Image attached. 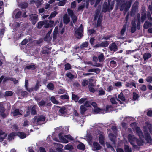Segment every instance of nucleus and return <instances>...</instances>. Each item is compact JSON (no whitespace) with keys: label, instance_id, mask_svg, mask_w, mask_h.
<instances>
[{"label":"nucleus","instance_id":"obj_35","mask_svg":"<svg viewBox=\"0 0 152 152\" xmlns=\"http://www.w3.org/2000/svg\"><path fill=\"white\" fill-rule=\"evenodd\" d=\"M46 23V21H45V20L39 21L38 23L37 28H41L42 27L43 25Z\"/></svg>","mask_w":152,"mask_h":152},{"label":"nucleus","instance_id":"obj_56","mask_svg":"<svg viewBox=\"0 0 152 152\" xmlns=\"http://www.w3.org/2000/svg\"><path fill=\"white\" fill-rule=\"evenodd\" d=\"M66 76L71 79H73L74 77V75L71 72H68L66 74Z\"/></svg>","mask_w":152,"mask_h":152},{"label":"nucleus","instance_id":"obj_40","mask_svg":"<svg viewBox=\"0 0 152 152\" xmlns=\"http://www.w3.org/2000/svg\"><path fill=\"white\" fill-rule=\"evenodd\" d=\"M124 149L125 152H132L131 148L127 145H124Z\"/></svg>","mask_w":152,"mask_h":152},{"label":"nucleus","instance_id":"obj_38","mask_svg":"<svg viewBox=\"0 0 152 152\" xmlns=\"http://www.w3.org/2000/svg\"><path fill=\"white\" fill-rule=\"evenodd\" d=\"M89 72H94L96 73H99L100 72V69L98 68H93L89 69L88 70Z\"/></svg>","mask_w":152,"mask_h":152},{"label":"nucleus","instance_id":"obj_14","mask_svg":"<svg viewBox=\"0 0 152 152\" xmlns=\"http://www.w3.org/2000/svg\"><path fill=\"white\" fill-rule=\"evenodd\" d=\"M84 102V104H91L87 98H81L78 101V103L80 104H82Z\"/></svg>","mask_w":152,"mask_h":152},{"label":"nucleus","instance_id":"obj_1","mask_svg":"<svg viewBox=\"0 0 152 152\" xmlns=\"http://www.w3.org/2000/svg\"><path fill=\"white\" fill-rule=\"evenodd\" d=\"M57 107L59 109L58 110V113L60 115L65 116L71 113V108L70 106L67 107L66 105H65L62 107L57 106Z\"/></svg>","mask_w":152,"mask_h":152},{"label":"nucleus","instance_id":"obj_32","mask_svg":"<svg viewBox=\"0 0 152 152\" xmlns=\"http://www.w3.org/2000/svg\"><path fill=\"white\" fill-rule=\"evenodd\" d=\"M136 142L137 145L139 146L143 145L144 142V141L142 139V138L140 139L137 138Z\"/></svg>","mask_w":152,"mask_h":152},{"label":"nucleus","instance_id":"obj_20","mask_svg":"<svg viewBox=\"0 0 152 152\" xmlns=\"http://www.w3.org/2000/svg\"><path fill=\"white\" fill-rule=\"evenodd\" d=\"M16 136H17V133L15 132H13L8 136L7 138L10 141H11L13 140Z\"/></svg>","mask_w":152,"mask_h":152},{"label":"nucleus","instance_id":"obj_33","mask_svg":"<svg viewBox=\"0 0 152 152\" xmlns=\"http://www.w3.org/2000/svg\"><path fill=\"white\" fill-rule=\"evenodd\" d=\"M109 137L110 141L115 143V136L112 133H110L109 134Z\"/></svg>","mask_w":152,"mask_h":152},{"label":"nucleus","instance_id":"obj_23","mask_svg":"<svg viewBox=\"0 0 152 152\" xmlns=\"http://www.w3.org/2000/svg\"><path fill=\"white\" fill-rule=\"evenodd\" d=\"M70 21V18L66 14L63 18V22L64 24L66 25Z\"/></svg>","mask_w":152,"mask_h":152},{"label":"nucleus","instance_id":"obj_45","mask_svg":"<svg viewBox=\"0 0 152 152\" xmlns=\"http://www.w3.org/2000/svg\"><path fill=\"white\" fill-rule=\"evenodd\" d=\"M89 43L88 42H86L83 43L80 45V48L82 49L85 48H87L88 45Z\"/></svg>","mask_w":152,"mask_h":152},{"label":"nucleus","instance_id":"obj_36","mask_svg":"<svg viewBox=\"0 0 152 152\" xmlns=\"http://www.w3.org/2000/svg\"><path fill=\"white\" fill-rule=\"evenodd\" d=\"M31 2H33L35 3L36 5L37 6H39L42 4V2H43L42 0H37V1H34L32 0L30 1Z\"/></svg>","mask_w":152,"mask_h":152},{"label":"nucleus","instance_id":"obj_21","mask_svg":"<svg viewBox=\"0 0 152 152\" xmlns=\"http://www.w3.org/2000/svg\"><path fill=\"white\" fill-rule=\"evenodd\" d=\"M104 140L105 138L104 136L102 134H100L99 136V143L102 145H104Z\"/></svg>","mask_w":152,"mask_h":152},{"label":"nucleus","instance_id":"obj_22","mask_svg":"<svg viewBox=\"0 0 152 152\" xmlns=\"http://www.w3.org/2000/svg\"><path fill=\"white\" fill-rule=\"evenodd\" d=\"M63 134V133L62 132H61L58 134V137L63 142L66 143H67L69 142V141L67 140L66 139L62 136V135Z\"/></svg>","mask_w":152,"mask_h":152},{"label":"nucleus","instance_id":"obj_27","mask_svg":"<svg viewBox=\"0 0 152 152\" xmlns=\"http://www.w3.org/2000/svg\"><path fill=\"white\" fill-rule=\"evenodd\" d=\"M102 14H100L98 17L96 24V27H99L101 25V23L102 22Z\"/></svg>","mask_w":152,"mask_h":152},{"label":"nucleus","instance_id":"obj_50","mask_svg":"<svg viewBox=\"0 0 152 152\" xmlns=\"http://www.w3.org/2000/svg\"><path fill=\"white\" fill-rule=\"evenodd\" d=\"M64 66V69L65 70H70L71 68V65L69 63H66L65 64Z\"/></svg>","mask_w":152,"mask_h":152},{"label":"nucleus","instance_id":"obj_28","mask_svg":"<svg viewBox=\"0 0 152 152\" xmlns=\"http://www.w3.org/2000/svg\"><path fill=\"white\" fill-rule=\"evenodd\" d=\"M17 136L21 139H24L26 137V134L23 132H18L17 133Z\"/></svg>","mask_w":152,"mask_h":152},{"label":"nucleus","instance_id":"obj_41","mask_svg":"<svg viewBox=\"0 0 152 152\" xmlns=\"http://www.w3.org/2000/svg\"><path fill=\"white\" fill-rule=\"evenodd\" d=\"M50 100L54 104H57L59 103L58 101L56 100L54 96H51Z\"/></svg>","mask_w":152,"mask_h":152},{"label":"nucleus","instance_id":"obj_18","mask_svg":"<svg viewBox=\"0 0 152 152\" xmlns=\"http://www.w3.org/2000/svg\"><path fill=\"white\" fill-rule=\"evenodd\" d=\"M7 134L5 133L4 132L0 129V142H1L3 141L7 136Z\"/></svg>","mask_w":152,"mask_h":152},{"label":"nucleus","instance_id":"obj_9","mask_svg":"<svg viewBox=\"0 0 152 152\" xmlns=\"http://www.w3.org/2000/svg\"><path fill=\"white\" fill-rule=\"evenodd\" d=\"M110 4L109 3L106 2H104L103 6L102 12L104 13H105L107 11H110Z\"/></svg>","mask_w":152,"mask_h":152},{"label":"nucleus","instance_id":"obj_3","mask_svg":"<svg viewBox=\"0 0 152 152\" xmlns=\"http://www.w3.org/2000/svg\"><path fill=\"white\" fill-rule=\"evenodd\" d=\"M94 108L92 109L91 113L94 114L105 113V109L101 108L97 106V105H92Z\"/></svg>","mask_w":152,"mask_h":152},{"label":"nucleus","instance_id":"obj_17","mask_svg":"<svg viewBox=\"0 0 152 152\" xmlns=\"http://www.w3.org/2000/svg\"><path fill=\"white\" fill-rule=\"evenodd\" d=\"M37 68V66L35 64H34L33 63H31L30 65L26 66L25 68V69L33 70L36 69Z\"/></svg>","mask_w":152,"mask_h":152},{"label":"nucleus","instance_id":"obj_5","mask_svg":"<svg viewBox=\"0 0 152 152\" xmlns=\"http://www.w3.org/2000/svg\"><path fill=\"white\" fill-rule=\"evenodd\" d=\"M29 20L32 24L34 25L38 20V16L36 14H31L29 15Z\"/></svg>","mask_w":152,"mask_h":152},{"label":"nucleus","instance_id":"obj_61","mask_svg":"<svg viewBox=\"0 0 152 152\" xmlns=\"http://www.w3.org/2000/svg\"><path fill=\"white\" fill-rule=\"evenodd\" d=\"M66 3V0H63L58 2V5L59 6H64Z\"/></svg>","mask_w":152,"mask_h":152},{"label":"nucleus","instance_id":"obj_25","mask_svg":"<svg viewBox=\"0 0 152 152\" xmlns=\"http://www.w3.org/2000/svg\"><path fill=\"white\" fill-rule=\"evenodd\" d=\"M138 2L137 1H135L132 7L131 10L137 12L138 8Z\"/></svg>","mask_w":152,"mask_h":152},{"label":"nucleus","instance_id":"obj_10","mask_svg":"<svg viewBox=\"0 0 152 152\" xmlns=\"http://www.w3.org/2000/svg\"><path fill=\"white\" fill-rule=\"evenodd\" d=\"M91 107V105H81L80 107V112L81 114L84 115L85 112L87 110L86 107Z\"/></svg>","mask_w":152,"mask_h":152},{"label":"nucleus","instance_id":"obj_13","mask_svg":"<svg viewBox=\"0 0 152 152\" xmlns=\"http://www.w3.org/2000/svg\"><path fill=\"white\" fill-rule=\"evenodd\" d=\"M135 131L137 134L139 136V139L144 137L143 133L140 127L137 126L135 128Z\"/></svg>","mask_w":152,"mask_h":152},{"label":"nucleus","instance_id":"obj_53","mask_svg":"<svg viewBox=\"0 0 152 152\" xmlns=\"http://www.w3.org/2000/svg\"><path fill=\"white\" fill-rule=\"evenodd\" d=\"M28 80H26L25 81V86L26 90L29 92H31L32 90L30 89H29L28 88Z\"/></svg>","mask_w":152,"mask_h":152},{"label":"nucleus","instance_id":"obj_60","mask_svg":"<svg viewBox=\"0 0 152 152\" xmlns=\"http://www.w3.org/2000/svg\"><path fill=\"white\" fill-rule=\"evenodd\" d=\"M89 82L88 80L86 79L83 80L82 84L83 86H86L88 84Z\"/></svg>","mask_w":152,"mask_h":152},{"label":"nucleus","instance_id":"obj_48","mask_svg":"<svg viewBox=\"0 0 152 152\" xmlns=\"http://www.w3.org/2000/svg\"><path fill=\"white\" fill-rule=\"evenodd\" d=\"M110 66L112 67H115L117 65L116 62L114 60H112L110 61Z\"/></svg>","mask_w":152,"mask_h":152},{"label":"nucleus","instance_id":"obj_43","mask_svg":"<svg viewBox=\"0 0 152 152\" xmlns=\"http://www.w3.org/2000/svg\"><path fill=\"white\" fill-rule=\"evenodd\" d=\"M151 25L152 24L150 22L146 21L144 24L143 27L144 28L146 29L150 26V25L151 26Z\"/></svg>","mask_w":152,"mask_h":152},{"label":"nucleus","instance_id":"obj_7","mask_svg":"<svg viewBox=\"0 0 152 152\" xmlns=\"http://www.w3.org/2000/svg\"><path fill=\"white\" fill-rule=\"evenodd\" d=\"M116 100L117 101L119 102V104H123V102L120 101L121 100L122 101H125L126 100V98L125 96L124 95L123 93L122 92H121L119 94L118 96H116Z\"/></svg>","mask_w":152,"mask_h":152},{"label":"nucleus","instance_id":"obj_26","mask_svg":"<svg viewBox=\"0 0 152 152\" xmlns=\"http://www.w3.org/2000/svg\"><path fill=\"white\" fill-rule=\"evenodd\" d=\"M93 145L94 147L96 150H99L101 149L102 146H100L99 144L96 142H93Z\"/></svg>","mask_w":152,"mask_h":152},{"label":"nucleus","instance_id":"obj_63","mask_svg":"<svg viewBox=\"0 0 152 152\" xmlns=\"http://www.w3.org/2000/svg\"><path fill=\"white\" fill-rule=\"evenodd\" d=\"M21 94L23 97H26L28 94V92L26 91L21 90Z\"/></svg>","mask_w":152,"mask_h":152},{"label":"nucleus","instance_id":"obj_57","mask_svg":"<svg viewBox=\"0 0 152 152\" xmlns=\"http://www.w3.org/2000/svg\"><path fill=\"white\" fill-rule=\"evenodd\" d=\"M67 12L69 15L70 16V17H72V16L75 15L74 14L73 11L69 8L67 9Z\"/></svg>","mask_w":152,"mask_h":152},{"label":"nucleus","instance_id":"obj_42","mask_svg":"<svg viewBox=\"0 0 152 152\" xmlns=\"http://www.w3.org/2000/svg\"><path fill=\"white\" fill-rule=\"evenodd\" d=\"M54 85L52 83L50 82L47 85V87L48 88L51 90H53L54 89Z\"/></svg>","mask_w":152,"mask_h":152},{"label":"nucleus","instance_id":"obj_62","mask_svg":"<svg viewBox=\"0 0 152 152\" xmlns=\"http://www.w3.org/2000/svg\"><path fill=\"white\" fill-rule=\"evenodd\" d=\"M64 137L66 138L68 140L70 141H72L73 140V139L71 136V135H65Z\"/></svg>","mask_w":152,"mask_h":152},{"label":"nucleus","instance_id":"obj_30","mask_svg":"<svg viewBox=\"0 0 152 152\" xmlns=\"http://www.w3.org/2000/svg\"><path fill=\"white\" fill-rule=\"evenodd\" d=\"M151 54L149 53H144L143 55V57L144 61H146L151 58Z\"/></svg>","mask_w":152,"mask_h":152},{"label":"nucleus","instance_id":"obj_54","mask_svg":"<svg viewBox=\"0 0 152 152\" xmlns=\"http://www.w3.org/2000/svg\"><path fill=\"white\" fill-rule=\"evenodd\" d=\"M139 97V96L138 94L134 92L133 93V99L134 100H137L138 98Z\"/></svg>","mask_w":152,"mask_h":152},{"label":"nucleus","instance_id":"obj_59","mask_svg":"<svg viewBox=\"0 0 152 152\" xmlns=\"http://www.w3.org/2000/svg\"><path fill=\"white\" fill-rule=\"evenodd\" d=\"M71 18L72 20L73 23L75 24L77 20V17L75 15H74L72 17H71Z\"/></svg>","mask_w":152,"mask_h":152},{"label":"nucleus","instance_id":"obj_47","mask_svg":"<svg viewBox=\"0 0 152 152\" xmlns=\"http://www.w3.org/2000/svg\"><path fill=\"white\" fill-rule=\"evenodd\" d=\"M116 97L115 98L114 97H112L110 99V101L112 104H117L118 103L116 101Z\"/></svg>","mask_w":152,"mask_h":152},{"label":"nucleus","instance_id":"obj_6","mask_svg":"<svg viewBox=\"0 0 152 152\" xmlns=\"http://www.w3.org/2000/svg\"><path fill=\"white\" fill-rule=\"evenodd\" d=\"M145 139L147 141V143H149L150 145H152V138L150 134L147 131L144 132Z\"/></svg>","mask_w":152,"mask_h":152},{"label":"nucleus","instance_id":"obj_46","mask_svg":"<svg viewBox=\"0 0 152 152\" xmlns=\"http://www.w3.org/2000/svg\"><path fill=\"white\" fill-rule=\"evenodd\" d=\"M13 115L14 116H17L18 115H20L21 113L20 112L19 110L18 109H15L13 112Z\"/></svg>","mask_w":152,"mask_h":152},{"label":"nucleus","instance_id":"obj_49","mask_svg":"<svg viewBox=\"0 0 152 152\" xmlns=\"http://www.w3.org/2000/svg\"><path fill=\"white\" fill-rule=\"evenodd\" d=\"M101 44L102 47H107L109 45L108 42L107 41L102 42Z\"/></svg>","mask_w":152,"mask_h":152},{"label":"nucleus","instance_id":"obj_8","mask_svg":"<svg viewBox=\"0 0 152 152\" xmlns=\"http://www.w3.org/2000/svg\"><path fill=\"white\" fill-rule=\"evenodd\" d=\"M109 48L111 51L115 52L118 50V47L116 43L114 42L110 44L109 46Z\"/></svg>","mask_w":152,"mask_h":152},{"label":"nucleus","instance_id":"obj_16","mask_svg":"<svg viewBox=\"0 0 152 152\" xmlns=\"http://www.w3.org/2000/svg\"><path fill=\"white\" fill-rule=\"evenodd\" d=\"M47 103V104H52L50 101L49 99L48 98H46L44 99H42L40 102H39L38 104H45Z\"/></svg>","mask_w":152,"mask_h":152},{"label":"nucleus","instance_id":"obj_37","mask_svg":"<svg viewBox=\"0 0 152 152\" xmlns=\"http://www.w3.org/2000/svg\"><path fill=\"white\" fill-rule=\"evenodd\" d=\"M77 148L78 149L84 150L85 149V146L83 143H81L77 145Z\"/></svg>","mask_w":152,"mask_h":152},{"label":"nucleus","instance_id":"obj_29","mask_svg":"<svg viewBox=\"0 0 152 152\" xmlns=\"http://www.w3.org/2000/svg\"><path fill=\"white\" fill-rule=\"evenodd\" d=\"M113 110V107L112 105H106L105 110V113L109 112Z\"/></svg>","mask_w":152,"mask_h":152},{"label":"nucleus","instance_id":"obj_24","mask_svg":"<svg viewBox=\"0 0 152 152\" xmlns=\"http://www.w3.org/2000/svg\"><path fill=\"white\" fill-rule=\"evenodd\" d=\"M136 24L134 21L132 22V27L131 29V32L132 33H133L135 32L136 30Z\"/></svg>","mask_w":152,"mask_h":152},{"label":"nucleus","instance_id":"obj_19","mask_svg":"<svg viewBox=\"0 0 152 152\" xmlns=\"http://www.w3.org/2000/svg\"><path fill=\"white\" fill-rule=\"evenodd\" d=\"M47 76L49 77L48 80H50L54 79L56 77L55 72L53 71H50L47 74Z\"/></svg>","mask_w":152,"mask_h":152},{"label":"nucleus","instance_id":"obj_12","mask_svg":"<svg viewBox=\"0 0 152 152\" xmlns=\"http://www.w3.org/2000/svg\"><path fill=\"white\" fill-rule=\"evenodd\" d=\"M128 139L130 144L134 143L137 140V138H136L134 135L129 134L128 136Z\"/></svg>","mask_w":152,"mask_h":152},{"label":"nucleus","instance_id":"obj_11","mask_svg":"<svg viewBox=\"0 0 152 152\" xmlns=\"http://www.w3.org/2000/svg\"><path fill=\"white\" fill-rule=\"evenodd\" d=\"M45 21H46V23L44 25V27L47 28L49 27L51 28L53 26L54 22L53 20L48 21L47 20H45Z\"/></svg>","mask_w":152,"mask_h":152},{"label":"nucleus","instance_id":"obj_2","mask_svg":"<svg viewBox=\"0 0 152 152\" xmlns=\"http://www.w3.org/2000/svg\"><path fill=\"white\" fill-rule=\"evenodd\" d=\"M134 0H129L127 1L126 3H123L121 4L120 10L122 11L124 10V11L125 12H127L130 8L132 2Z\"/></svg>","mask_w":152,"mask_h":152},{"label":"nucleus","instance_id":"obj_44","mask_svg":"<svg viewBox=\"0 0 152 152\" xmlns=\"http://www.w3.org/2000/svg\"><path fill=\"white\" fill-rule=\"evenodd\" d=\"M20 7L23 9H25L27 7L28 4L26 2H23L21 3L20 4Z\"/></svg>","mask_w":152,"mask_h":152},{"label":"nucleus","instance_id":"obj_4","mask_svg":"<svg viewBox=\"0 0 152 152\" xmlns=\"http://www.w3.org/2000/svg\"><path fill=\"white\" fill-rule=\"evenodd\" d=\"M45 118V117L43 115H40L38 117L37 116H35L33 118V122L34 124H38L39 122L44 121Z\"/></svg>","mask_w":152,"mask_h":152},{"label":"nucleus","instance_id":"obj_58","mask_svg":"<svg viewBox=\"0 0 152 152\" xmlns=\"http://www.w3.org/2000/svg\"><path fill=\"white\" fill-rule=\"evenodd\" d=\"M64 148L66 150H70L73 148V147L72 145L68 144L65 146Z\"/></svg>","mask_w":152,"mask_h":152},{"label":"nucleus","instance_id":"obj_52","mask_svg":"<svg viewBox=\"0 0 152 152\" xmlns=\"http://www.w3.org/2000/svg\"><path fill=\"white\" fill-rule=\"evenodd\" d=\"M79 98L77 95L74 94H72V99L74 100L75 102H77Z\"/></svg>","mask_w":152,"mask_h":152},{"label":"nucleus","instance_id":"obj_15","mask_svg":"<svg viewBox=\"0 0 152 152\" xmlns=\"http://www.w3.org/2000/svg\"><path fill=\"white\" fill-rule=\"evenodd\" d=\"M83 31V29L81 28H78L75 31V34L78 36L77 37L78 39H80L82 36V33Z\"/></svg>","mask_w":152,"mask_h":152},{"label":"nucleus","instance_id":"obj_39","mask_svg":"<svg viewBox=\"0 0 152 152\" xmlns=\"http://www.w3.org/2000/svg\"><path fill=\"white\" fill-rule=\"evenodd\" d=\"M126 23H125L123 25L122 28L120 31V33L121 35H123L124 34L126 29Z\"/></svg>","mask_w":152,"mask_h":152},{"label":"nucleus","instance_id":"obj_34","mask_svg":"<svg viewBox=\"0 0 152 152\" xmlns=\"http://www.w3.org/2000/svg\"><path fill=\"white\" fill-rule=\"evenodd\" d=\"M31 114L32 115H35L37 114L36 108V105H34L31 109H30Z\"/></svg>","mask_w":152,"mask_h":152},{"label":"nucleus","instance_id":"obj_31","mask_svg":"<svg viewBox=\"0 0 152 152\" xmlns=\"http://www.w3.org/2000/svg\"><path fill=\"white\" fill-rule=\"evenodd\" d=\"M98 59L100 62H103L104 59V56L103 53H101L98 56Z\"/></svg>","mask_w":152,"mask_h":152},{"label":"nucleus","instance_id":"obj_51","mask_svg":"<svg viewBox=\"0 0 152 152\" xmlns=\"http://www.w3.org/2000/svg\"><path fill=\"white\" fill-rule=\"evenodd\" d=\"M13 94V92L11 91H7L5 92L4 96H12Z\"/></svg>","mask_w":152,"mask_h":152},{"label":"nucleus","instance_id":"obj_55","mask_svg":"<svg viewBox=\"0 0 152 152\" xmlns=\"http://www.w3.org/2000/svg\"><path fill=\"white\" fill-rule=\"evenodd\" d=\"M22 15V12L21 11H19L15 15V18L16 19H18L20 18Z\"/></svg>","mask_w":152,"mask_h":152},{"label":"nucleus","instance_id":"obj_64","mask_svg":"<svg viewBox=\"0 0 152 152\" xmlns=\"http://www.w3.org/2000/svg\"><path fill=\"white\" fill-rule=\"evenodd\" d=\"M89 33L90 34H95L96 33V31L94 30V28H92L89 29L88 31Z\"/></svg>","mask_w":152,"mask_h":152}]
</instances>
